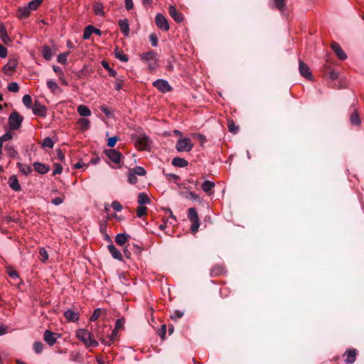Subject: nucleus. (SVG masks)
I'll use <instances>...</instances> for the list:
<instances>
[{
  "label": "nucleus",
  "mask_w": 364,
  "mask_h": 364,
  "mask_svg": "<svg viewBox=\"0 0 364 364\" xmlns=\"http://www.w3.org/2000/svg\"><path fill=\"white\" fill-rule=\"evenodd\" d=\"M0 38L4 44H9L11 42L7 33L6 28L3 24H0Z\"/></svg>",
  "instance_id": "21"
},
{
  "label": "nucleus",
  "mask_w": 364,
  "mask_h": 364,
  "mask_svg": "<svg viewBox=\"0 0 364 364\" xmlns=\"http://www.w3.org/2000/svg\"><path fill=\"white\" fill-rule=\"evenodd\" d=\"M149 40L151 43V46L154 47H156L158 45V38L154 33H151L149 36Z\"/></svg>",
  "instance_id": "63"
},
{
  "label": "nucleus",
  "mask_w": 364,
  "mask_h": 364,
  "mask_svg": "<svg viewBox=\"0 0 364 364\" xmlns=\"http://www.w3.org/2000/svg\"><path fill=\"white\" fill-rule=\"evenodd\" d=\"M100 313H101L100 309L97 308V309H95L90 318V321H96L100 317Z\"/></svg>",
  "instance_id": "59"
},
{
  "label": "nucleus",
  "mask_w": 364,
  "mask_h": 364,
  "mask_svg": "<svg viewBox=\"0 0 364 364\" xmlns=\"http://www.w3.org/2000/svg\"><path fill=\"white\" fill-rule=\"evenodd\" d=\"M55 168L53 171V175L55 176V175H57V174H60L63 171V167L60 164H55Z\"/></svg>",
  "instance_id": "62"
},
{
  "label": "nucleus",
  "mask_w": 364,
  "mask_h": 364,
  "mask_svg": "<svg viewBox=\"0 0 364 364\" xmlns=\"http://www.w3.org/2000/svg\"><path fill=\"white\" fill-rule=\"evenodd\" d=\"M140 56H141V59L146 63V62L151 61L154 58H155L156 53L154 51H149V52L142 53Z\"/></svg>",
  "instance_id": "33"
},
{
  "label": "nucleus",
  "mask_w": 364,
  "mask_h": 364,
  "mask_svg": "<svg viewBox=\"0 0 364 364\" xmlns=\"http://www.w3.org/2000/svg\"><path fill=\"white\" fill-rule=\"evenodd\" d=\"M215 185L214 182L207 180L202 183L201 188L205 193H208V195H211L212 193L210 191L215 187Z\"/></svg>",
  "instance_id": "25"
},
{
  "label": "nucleus",
  "mask_w": 364,
  "mask_h": 364,
  "mask_svg": "<svg viewBox=\"0 0 364 364\" xmlns=\"http://www.w3.org/2000/svg\"><path fill=\"white\" fill-rule=\"evenodd\" d=\"M8 184L14 191H20L21 190V186L15 175H12L9 178Z\"/></svg>",
  "instance_id": "15"
},
{
  "label": "nucleus",
  "mask_w": 364,
  "mask_h": 364,
  "mask_svg": "<svg viewBox=\"0 0 364 364\" xmlns=\"http://www.w3.org/2000/svg\"><path fill=\"white\" fill-rule=\"evenodd\" d=\"M8 90L12 92H18L19 90V86L17 82H13L8 85Z\"/></svg>",
  "instance_id": "52"
},
{
  "label": "nucleus",
  "mask_w": 364,
  "mask_h": 364,
  "mask_svg": "<svg viewBox=\"0 0 364 364\" xmlns=\"http://www.w3.org/2000/svg\"><path fill=\"white\" fill-rule=\"evenodd\" d=\"M118 25L119 26L121 32L123 33L124 36H128L129 34V25L128 23V20L124 19H120L118 21Z\"/></svg>",
  "instance_id": "18"
},
{
  "label": "nucleus",
  "mask_w": 364,
  "mask_h": 364,
  "mask_svg": "<svg viewBox=\"0 0 364 364\" xmlns=\"http://www.w3.org/2000/svg\"><path fill=\"white\" fill-rule=\"evenodd\" d=\"M108 250L112 257L115 259L122 261V255L120 251L116 248V247L113 244H109L107 246Z\"/></svg>",
  "instance_id": "19"
},
{
  "label": "nucleus",
  "mask_w": 364,
  "mask_h": 364,
  "mask_svg": "<svg viewBox=\"0 0 364 364\" xmlns=\"http://www.w3.org/2000/svg\"><path fill=\"white\" fill-rule=\"evenodd\" d=\"M155 23L161 31H167L169 30L170 26L166 18L160 13L156 15Z\"/></svg>",
  "instance_id": "6"
},
{
  "label": "nucleus",
  "mask_w": 364,
  "mask_h": 364,
  "mask_svg": "<svg viewBox=\"0 0 364 364\" xmlns=\"http://www.w3.org/2000/svg\"><path fill=\"white\" fill-rule=\"evenodd\" d=\"M228 127L230 132L232 134L237 133L239 127L235 124V122L232 119L228 120Z\"/></svg>",
  "instance_id": "37"
},
{
  "label": "nucleus",
  "mask_w": 364,
  "mask_h": 364,
  "mask_svg": "<svg viewBox=\"0 0 364 364\" xmlns=\"http://www.w3.org/2000/svg\"><path fill=\"white\" fill-rule=\"evenodd\" d=\"M60 337V334L54 333L50 330H46L43 333V339L50 346H53L56 343L57 339Z\"/></svg>",
  "instance_id": "7"
},
{
  "label": "nucleus",
  "mask_w": 364,
  "mask_h": 364,
  "mask_svg": "<svg viewBox=\"0 0 364 364\" xmlns=\"http://www.w3.org/2000/svg\"><path fill=\"white\" fill-rule=\"evenodd\" d=\"M41 53L43 58L46 60H50L53 56L51 48L48 46H43L41 49Z\"/></svg>",
  "instance_id": "24"
},
{
  "label": "nucleus",
  "mask_w": 364,
  "mask_h": 364,
  "mask_svg": "<svg viewBox=\"0 0 364 364\" xmlns=\"http://www.w3.org/2000/svg\"><path fill=\"white\" fill-rule=\"evenodd\" d=\"M39 254L42 257L41 259V262L45 263L48 259V255L47 251L46 250L45 248L42 247L39 250Z\"/></svg>",
  "instance_id": "54"
},
{
  "label": "nucleus",
  "mask_w": 364,
  "mask_h": 364,
  "mask_svg": "<svg viewBox=\"0 0 364 364\" xmlns=\"http://www.w3.org/2000/svg\"><path fill=\"white\" fill-rule=\"evenodd\" d=\"M78 114L82 117H88L91 115L90 109L84 105H80L77 108Z\"/></svg>",
  "instance_id": "29"
},
{
  "label": "nucleus",
  "mask_w": 364,
  "mask_h": 364,
  "mask_svg": "<svg viewBox=\"0 0 364 364\" xmlns=\"http://www.w3.org/2000/svg\"><path fill=\"white\" fill-rule=\"evenodd\" d=\"M4 149L6 151L7 155L9 156L10 157L16 158L18 156V152L13 145L6 144Z\"/></svg>",
  "instance_id": "31"
},
{
  "label": "nucleus",
  "mask_w": 364,
  "mask_h": 364,
  "mask_svg": "<svg viewBox=\"0 0 364 364\" xmlns=\"http://www.w3.org/2000/svg\"><path fill=\"white\" fill-rule=\"evenodd\" d=\"M12 137H13V134L10 132H7L4 134H3L1 136H0V141L4 143V141L11 140L12 139Z\"/></svg>",
  "instance_id": "57"
},
{
  "label": "nucleus",
  "mask_w": 364,
  "mask_h": 364,
  "mask_svg": "<svg viewBox=\"0 0 364 364\" xmlns=\"http://www.w3.org/2000/svg\"><path fill=\"white\" fill-rule=\"evenodd\" d=\"M146 207L139 205L136 209V215L138 218H141L146 214Z\"/></svg>",
  "instance_id": "51"
},
{
  "label": "nucleus",
  "mask_w": 364,
  "mask_h": 364,
  "mask_svg": "<svg viewBox=\"0 0 364 364\" xmlns=\"http://www.w3.org/2000/svg\"><path fill=\"white\" fill-rule=\"evenodd\" d=\"M124 83V80L122 78L117 77L114 82L115 89L117 90H120L122 87Z\"/></svg>",
  "instance_id": "61"
},
{
  "label": "nucleus",
  "mask_w": 364,
  "mask_h": 364,
  "mask_svg": "<svg viewBox=\"0 0 364 364\" xmlns=\"http://www.w3.org/2000/svg\"><path fill=\"white\" fill-rule=\"evenodd\" d=\"M224 269L221 265H215L211 269L212 276H218L223 274Z\"/></svg>",
  "instance_id": "39"
},
{
  "label": "nucleus",
  "mask_w": 364,
  "mask_h": 364,
  "mask_svg": "<svg viewBox=\"0 0 364 364\" xmlns=\"http://www.w3.org/2000/svg\"><path fill=\"white\" fill-rule=\"evenodd\" d=\"M357 350L355 348L348 349L344 353L345 362L348 364L353 363L356 360Z\"/></svg>",
  "instance_id": "13"
},
{
  "label": "nucleus",
  "mask_w": 364,
  "mask_h": 364,
  "mask_svg": "<svg viewBox=\"0 0 364 364\" xmlns=\"http://www.w3.org/2000/svg\"><path fill=\"white\" fill-rule=\"evenodd\" d=\"M193 147V144L189 138H183L177 141L176 149L178 151H190Z\"/></svg>",
  "instance_id": "4"
},
{
  "label": "nucleus",
  "mask_w": 364,
  "mask_h": 364,
  "mask_svg": "<svg viewBox=\"0 0 364 364\" xmlns=\"http://www.w3.org/2000/svg\"><path fill=\"white\" fill-rule=\"evenodd\" d=\"M188 217L190 221L192 222L191 230L192 233H196L198 230L200 226V220L196 209L194 208H190L188 210Z\"/></svg>",
  "instance_id": "3"
},
{
  "label": "nucleus",
  "mask_w": 364,
  "mask_h": 364,
  "mask_svg": "<svg viewBox=\"0 0 364 364\" xmlns=\"http://www.w3.org/2000/svg\"><path fill=\"white\" fill-rule=\"evenodd\" d=\"M54 145L53 141L50 137H46L43 139L41 146L42 147L53 148Z\"/></svg>",
  "instance_id": "49"
},
{
  "label": "nucleus",
  "mask_w": 364,
  "mask_h": 364,
  "mask_svg": "<svg viewBox=\"0 0 364 364\" xmlns=\"http://www.w3.org/2000/svg\"><path fill=\"white\" fill-rule=\"evenodd\" d=\"M92 34V26L89 25L85 27L84 32H83L82 38L85 40L89 39Z\"/></svg>",
  "instance_id": "43"
},
{
  "label": "nucleus",
  "mask_w": 364,
  "mask_h": 364,
  "mask_svg": "<svg viewBox=\"0 0 364 364\" xmlns=\"http://www.w3.org/2000/svg\"><path fill=\"white\" fill-rule=\"evenodd\" d=\"M117 140H118L117 136H112V137L109 138L107 140V146H109L110 147L114 146Z\"/></svg>",
  "instance_id": "64"
},
{
  "label": "nucleus",
  "mask_w": 364,
  "mask_h": 364,
  "mask_svg": "<svg viewBox=\"0 0 364 364\" xmlns=\"http://www.w3.org/2000/svg\"><path fill=\"white\" fill-rule=\"evenodd\" d=\"M274 4V6L279 11H282L285 7V1L284 0H272Z\"/></svg>",
  "instance_id": "40"
},
{
  "label": "nucleus",
  "mask_w": 364,
  "mask_h": 364,
  "mask_svg": "<svg viewBox=\"0 0 364 364\" xmlns=\"http://www.w3.org/2000/svg\"><path fill=\"white\" fill-rule=\"evenodd\" d=\"M114 55L116 58L119 59V60L122 62H127L129 58L127 55L124 54L123 53L118 50V48H117L114 51Z\"/></svg>",
  "instance_id": "41"
},
{
  "label": "nucleus",
  "mask_w": 364,
  "mask_h": 364,
  "mask_svg": "<svg viewBox=\"0 0 364 364\" xmlns=\"http://www.w3.org/2000/svg\"><path fill=\"white\" fill-rule=\"evenodd\" d=\"M299 69L300 74L308 80H312L313 76L310 71L309 67L305 64L301 60L299 61Z\"/></svg>",
  "instance_id": "11"
},
{
  "label": "nucleus",
  "mask_w": 364,
  "mask_h": 364,
  "mask_svg": "<svg viewBox=\"0 0 364 364\" xmlns=\"http://www.w3.org/2000/svg\"><path fill=\"white\" fill-rule=\"evenodd\" d=\"M168 12L170 16L174 19L176 22L181 23L183 21V14L178 13L175 6H170L168 8Z\"/></svg>",
  "instance_id": "16"
},
{
  "label": "nucleus",
  "mask_w": 364,
  "mask_h": 364,
  "mask_svg": "<svg viewBox=\"0 0 364 364\" xmlns=\"http://www.w3.org/2000/svg\"><path fill=\"white\" fill-rule=\"evenodd\" d=\"M102 65L105 69H106L108 71L109 76H111V77L117 76V71L114 70V69L111 68L109 65V63L107 61L102 60Z\"/></svg>",
  "instance_id": "36"
},
{
  "label": "nucleus",
  "mask_w": 364,
  "mask_h": 364,
  "mask_svg": "<svg viewBox=\"0 0 364 364\" xmlns=\"http://www.w3.org/2000/svg\"><path fill=\"white\" fill-rule=\"evenodd\" d=\"M17 166H18L19 171L24 175H28L29 173H31L32 170H31V166H29L26 164H22V163H18Z\"/></svg>",
  "instance_id": "34"
},
{
  "label": "nucleus",
  "mask_w": 364,
  "mask_h": 364,
  "mask_svg": "<svg viewBox=\"0 0 364 364\" xmlns=\"http://www.w3.org/2000/svg\"><path fill=\"white\" fill-rule=\"evenodd\" d=\"M33 350L37 354H40L42 353L43 350V345L40 341H36L33 343Z\"/></svg>",
  "instance_id": "48"
},
{
  "label": "nucleus",
  "mask_w": 364,
  "mask_h": 364,
  "mask_svg": "<svg viewBox=\"0 0 364 364\" xmlns=\"http://www.w3.org/2000/svg\"><path fill=\"white\" fill-rule=\"evenodd\" d=\"M103 9L104 6L102 3L97 2L94 4V12L97 16H104Z\"/></svg>",
  "instance_id": "35"
},
{
  "label": "nucleus",
  "mask_w": 364,
  "mask_h": 364,
  "mask_svg": "<svg viewBox=\"0 0 364 364\" xmlns=\"http://www.w3.org/2000/svg\"><path fill=\"white\" fill-rule=\"evenodd\" d=\"M30 14L31 11L27 6L19 7L16 11V16L19 18H26L29 16Z\"/></svg>",
  "instance_id": "23"
},
{
  "label": "nucleus",
  "mask_w": 364,
  "mask_h": 364,
  "mask_svg": "<svg viewBox=\"0 0 364 364\" xmlns=\"http://www.w3.org/2000/svg\"><path fill=\"white\" fill-rule=\"evenodd\" d=\"M174 61H175V59L173 56L170 57L167 61H166V68H167V70H170V71H172L173 70V63H174Z\"/></svg>",
  "instance_id": "56"
},
{
  "label": "nucleus",
  "mask_w": 364,
  "mask_h": 364,
  "mask_svg": "<svg viewBox=\"0 0 364 364\" xmlns=\"http://www.w3.org/2000/svg\"><path fill=\"white\" fill-rule=\"evenodd\" d=\"M111 206L114 210L117 212H119L122 210V205L117 200L113 201Z\"/></svg>",
  "instance_id": "60"
},
{
  "label": "nucleus",
  "mask_w": 364,
  "mask_h": 364,
  "mask_svg": "<svg viewBox=\"0 0 364 364\" xmlns=\"http://www.w3.org/2000/svg\"><path fill=\"white\" fill-rule=\"evenodd\" d=\"M153 86L157 88L163 93L169 92L172 90L168 82L163 79H158L153 82Z\"/></svg>",
  "instance_id": "8"
},
{
  "label": "nucleus",
  "mask_w": 364,
  "mask_h": 364,
  "mask_svg": "<svg viewBox=\"0 0 364 364\" xmlns=\"http://www.w3.org/2000/svg\"><path fill=\"white\" fill-rule=\"evenodd\" d=\"M146 63L147 64V65L149 67V69L150 70H155L159 66L158 62H157V60H156V58H154L151 61L146 62Z\"/></svg>",
  "instance_id": "55"
},
{
  "label": "nucleus",
  "mask_w": 364,
  "mask_h": 364,
  "mask_svg": "<svg viewBox=\"0 0 364 364\" xmlns=\"http://www.w3.org/2000/svg\"><path fill=\"white\" fill-rule=\"evenodd\" d=\"M181 195L187 198V199H191L193 200H198L200 203L201 202L200 200V197L198 194L195 193L192 191H186L181 193Z\"/></svg>",
  "instance_id": "32"
},
{
  "label": "nucleus",
  "mask_w": 364,
  "mask_h": 364,
  "mask_svg": "<svg viewBox=\"0 0 364 364\" xmlns=\"http://www.w3.org/2000/svg\"><path fill=\"white\" fill-rule=\"evenodd\" d=\"M23 103L28 109L32 107V99L29 95H25L23 97Z\"/></svg>",
  "instance_id": "46"
},
{
  "label": "nucleus",
  "mask_w": 364,
  "mask_h": 364,
  "mask_svg": "<svg viewBox=\"0 0 364 364\" xmlns=\"http://www.w3.org/2000/svg\"><path fill=\"white\" fill-rule=\"evenodd\" d=\"M106 156L114 163L118 164L122 159V154L116 149H107L105 151Z\"/></svg>",
  "instance_id": "9"
},
{
  "label": "nucleus",
  "mask_w": 364,
  "mask_h": 364,
  "mask_svg": "<svg viewBox=\"0 0 364 364\" xmlns=\"http://www.w3.org/2000/svg\"><path fill=\"white\" fill-rule=\"evenodd\" d=\"M42 1L43 0H33L28 4L27 6L30 11H35L39 7Z\"/></svg>",
  "instance_id": "38"
},
{
  "label": "nucleus",
  "mask_w": 364,
  "mask_h": 364,
  "mask_svg": "<svg viewBox=\"0 0 364 364\" xmlns=\"http://www.w3.org/2000/svg\"><path fill=\"white\" fill-rule=\"evenodd\" d=\"M90 120L86 118H80L77 120L79 128L84 132L90 128Z\"/></svg>",
  "instance_id": "30"
},
{
  "label": "nucleus",
  "mask_w": 364,
  "mask_h": 364,
  "mask_svg": "<svg viewBox=\"0 0 364 364\" xmlns=\"http://www.w3.org/2000/svg\"><path fill=\"white\" fill-rule=\"evenodd\" d=\"M188 164V161L181 157H175L172 159V165L176 167L183 168L187 166Z\"/></svg>",
  "instance_id": "27"
},
{
  "label": "nucleus",
  "mask_w": 364,
  "mask_h": 364,
  "mask_svg": "<svg viewBox=\"0 0 364 364\" xmlns=\"http://www.w3.org/2000/svg\"><path fill=\"white\" fill-rule=\"evenodd\" d=\"M47 86L52 91V92H55L57 90L59 89L58 84L52 80L47 81Z\"/></svg>",
  "instance_id": "47"
},
{
  "label": "nucleus",
  "mask_w": 364,
  "mask_h": 364,
  "mask_svg": "<svg viewBox=\"0 0 364 364\" xmlns=\"http://www.w3.org/2000/svg\"><path fill=\"white\" fill-rule=\"evenodd\" d=\"M183 315V312L180 310H175L171 315V318L173 320H178Z\"/></svg>",
  "instance_id": "58"
},
{
  "label": "nucleus",
  "mask_w": 364,
  "mask_h": 364,
  "mask_svg": "<svg viewBox=\"0 0 364 364\" xmlns=\"http://www.w3.org/2000/svg\"><path fill=\"white\" fill-rule=\"evenodd\" d=\"M131 170L133 171V173H135V175L137 176H142L146 174V170L141 166H136L135 168Z\"/></svg>",
  "instance_id": "50"
},
{
  "label": "nucleus",
  "mask_w": 364,
  "mask_h": 364,
  "mask_svg": "<svg viewBox=\"0 0 364 364\" xmlns=\"http://www.w3.org/2000/svg\"><path fill=\"white\" fill-rule=\"evenodd\" d=\"M64 316L68 322H77L79 320L80 314L73 309H68L64 312Z\"/></svg>",
  "instance_id": "10"
},
{
  "label": "nucleus",
  "mask_w": 364,
  "mask_h": 364,
  "mask_svg": "<svg viewBox=\"0 0 364 364\" xmlns=\"http://www.w3.org/2000/svg\"><path fill=\"white\" fill-rule=\"evenodd\" d=\"M350 122L352 125L360 126L361 124L360 118L357 110H354L350 116Z\"/></svg>",
  "instance_id": "26"
},
{
  "label": "nucleus",
  "mask_w": 364,
  "mask_h": 364,
  "mask_svg": "<svg viewBox=\"0 0 364 364\" xmlns=\"http://www.w3.org/2000/svg\"><path fill=\"white\" fill-rule=\"evenodd\" d=\"M137 203L140 205H143L144 204H149L151 203V199L149 198L146 193H139L137 198Z\"/></svg>",
  "instance_id": "28"
},
{
  "label": "nucleus",
  "mask_w": 364,
  "mask_h": 364,
  "mask_svg": "<svg viewBox=\"0 0 364 364\" xmlns=\"http://www.w3.org/2000/svg\"><path fill=\"white\" fill-rule=\"evenodd\" d=\"M130 238V235L125 233H119L115 237V242L119 246H124L127 240Z\"/></svg>",
  "instance_id": "22"
},
{
  "label": "nucleus",
  "mask_w": 364,
  "mask_h": 364,
  "mask_svg": "<svg viewBox=\"0 0 364 364\" xmlns=\"http://www.w3.org/2000/svg\"><path fill=\"white\" fill-rule=\"evenodd\" d=\"M17 66V60L16 59H11L8 63L3 68V72L6 75H11Z\"/></svg>",
  "instance_id": "17"
},
{
  "label": "nucleus",
  "mask_w": 364,
  "mask_h": 364,
  "mask_svg": "<svg viewBox=\"0 0 364 364\" xmlns=\"http://www.w3.org/2000/svg\"><path fill=\"white\" fill-rule=\"evenodd\" d=\"M70 360L73 362H80L81 361V356L79 353L77 352H72L70 355Z\"/></svg>",
  "instance_id": "53"
},
{
  "label": "nucleus",
  "mask_w": 364,
  "mask_h": 364,
  "mask_svg": "<svg viewBox=\"0 0 364 364\" xmlns=\"http://www.w3.org/2000/svg\"><path fill=\"white\" fill-rule=\"evenodd\" d=\"M23 121V117L18 112H12L9 117V125L11 129H18Z\"/></svg>",
  "instance_id": "2"
},
{
  "label": "nucleus",
  "mask_w": 364,
  "mask_h": 364,
  "mask_svg": "<svg viewBox=\"0 0 364 364\" xmlns=\"http://www.w3.org/2000/svg\"><path fill=\"white\" fill-rule=\"evenodd\" d=\"M92 334L85 329H79L76 331V337L83 342L87 347L95 348L98 342L92 338Z\"/></svg>",
  "instance_id": "1"
},
{
  "label": "nucleus",
  "mask_w": 364,
  "mask_h": 364,
  "mask_svg": "<svg viewBox=\"0 0 364 364\" xmlns=\"http://www.w3.org/2000/svg\"><path fill=\"white\" fill-rule=\"evenodd\" d=\"M6 272L9 274V276L14 280L19 279V276H18L17 272L12 267H7Z\"/></svg>",
  "instance_id": "42"
},
{
  "label": "nucleus",
  "mask_w": 364,
  "mask_h": 364,
  "mask_svg": "<svg viewBox=\"0 0 364 364\" xmlns=\"http://www.w3.org/2000/svg\"><path fill=\"white\" fill-rule=\"evenodd\" d=\"M33 168L40 174H45L50 171V167L48 165L40 162L33 163Z\"/></svg>",
  "instance_id": "20"
},
{
  "label": "nucleus",
  "mask_w": 364,
  "mask_h": 364,
  "mask_svg": "<svg viewBox=\"0 0 364 364\" xmlns=\"http://www.w3.org/2000/svg\"><path fill=\"white\" fill-rule=\"evenodd\" d=\"M331 47L340 60H344L347 58V55L338 43L332 42Z\"/></svg>",
  "instance_id": "12"
},
{
  "label": "nucleus",
  "mask_w": 364,
  "mask_h": 364,
  "mask_svg": "<svg viewBox=\"0 0 364 364\" xmlns=\"http://www.w3.org/2000/svg\"><path fill=\"white\" fill-rule=\"evenodd\" d=\"M135 145L141 150H146L149 147V138L145 134H138L134 136Z\"/></svg>",
  "instance_id": "5"
},
{
  "label": "nucleus",
  "mask_w": 364,
  "mask_h": 364,
  "mask_svg": "<svg viewBox=\"0 0 364 364\" xmlns=\"http://www.w3.org/2000/svg\"><path fill=\"white\" fill-rule=\"evenodd\" d=\"M127 180L131 184H135L137 182L136 175L131 169L128 172Z\"/></svg>",
  "instance_id": "44"
},
{
  "label": "nucleus",
  "mask_w": 364,
  "mask_h": 364,
  "mask_svg": "<svg viewBox=\"0 0 364 364\" xmlns=\"http://www.w3.org/2000/svg\"><path fill=\"white\" fill-rule=\"evenodd\" d=\"M69 53H70L69 52L60 53L57 58L58 62L60 64H66L67 58H68Z\"/></svg>",
  "instance_id": "45"
},
{
  "label": "nucleus",
  "mask_w": 364,
  "mask_h": 364,
  "mask_svg": "<svg viewBox=\"0 0 364 364\" xmlns=\"http://www.w3.org/2000/svg\"><path fill=\"white\" fill-rule=\"evenodd\" d=\"M33 112L35 115L44 117L46 115V107L36 101L33 107Z\"/></svg>",
  "instance_id": "14"
}]
</instances>
